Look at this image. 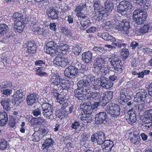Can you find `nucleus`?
Masks as SVG:
<instances>
[{
    "instance_id": "obj_47",
    "label": "nucleus",
    "mask_w": 152,
    "mask_h": 152,
    "mask_svg": "<svg viewBox=\"0 0 152 152\" xmlns=\"http://www.w3.org/2000/svg\"><path fill=\"white\" fill-rule=\"evenodd\" d=\"M12 90L7 88H2L1 89V92L3 96L5 97L10 96L12 93Z\"/></svg>"
},
{
    "instance_id": "obj_17",
    "label": "nucleus",
    "mask_w": 152,
    "mask_h": 152,
    "mask_svg": "<svg viewBox=\"0 0 152 152\" xmlns=\"http://www.w3.org/2000/svg\"><path fill=\"white\" fill-rule=\"evenodd\" d=\"M143 122L147 124L151 123L152 125V109L148 110L145 112Z\"/></svg>"
},
{
    "instance_id": "obj_29",
    "label": "nucleus",
    "mask_w": 152,
    "mask_h": 152,
    "mask_svg": "<svg viewBox=\"0 0 152 152\" xmlns=\"http://www.w3.org/2000/svg\"><path fill=\"white\" fill-rule=\"evenodd\" d=\"M9 31L7 25L5 23L0 24V38L5 35Z\"/></svg>"
},
{
    "instance_id": "obj_59",
    "label": "nucleus",
    "mask_w": 152,
    "mask_h": 152,
    "mask_svg": "<svg viewBox=\"0 0 152 152\" xmlns=\"http://www.w3.org/2000/svg\"><path fill=\"white\" fill-rule=\"evenodd\" d=\"M20 97L14 94L13 96V99L15 102H17V104H19L21 102V101L23 100V98H20Z\"/></svg>"
},
{
    "instance_id": "obj_31",
    "label": "nucleus",
    "mask_w": 152,
    "mask_h": 152,
    "mask_svg": "<svg viewBox=\"0 0 152 152\" xmlns=\"http://www.w3.org/2000/svg\"><path fill=\"white\" fill-rule=\"evenodd\" d=\"M23 15L21 13L16 12L13 15V18L16 23H24L25 21L24 18H23Z\"/></svg>"
},
{
    "instance_id": "obj_41",
    "label": "nucleus",
    "mask_w": 152,
    "mask_h": 152,
    "mask_svg": "<svg viewBox=\"0 0 152 152\" xmlns=\"http://www.w3.org/2000/svg\"><path fill=\"white\" fill-rule=\"evenodd\" d=\"M62 89L63 90L67 91L70 88V82L69 80L64 81L60 83Z\"/></svg>"
},
{
    "instance_id": "obj_44",
    "label": "nucleus",
    "mask_w": 152,
    "mask_h": 152,
    "mask_svg": "<svg viewBox=\"0 0 152 152\" xmlns=\"http://www.w3.org/2000/svg\"><path fill=\"white\" fill-rule=\"evenodd\" d=\"M110 101L108 99H107L105 95L103 94L101 96L100 95L99 99V102L101 103V105L102 106L106 105Z\"/></svg>"
},
{
    "instance_id": "obj_2",
    "label": "nucleus",
    "mask_w": 152,
    "mask_h": 152,
    "mask_svg": "<svg viewBox=\"0 0 152 152\" xmlns=\"http://www.w3.org/2000/svg\"><path fill=\"white\" fill-rule=\"evenodd\" d=\"M92 77L91 75L86 76V78L80 80L77 83L78 89L81 92H87L91 90L89 83L92 80Z\"/></svg>"
},
{
    "instance_id": "obj_56",
    "label": "nucleus",
    "mask_w": 152,
    "mask_h": 152,
    "mask_svg": "<svg viewBox=\"0 0 152 152\" xmlns=\"http://www.w3.org/2000/svg\"><path fill=\"white\" fill-rule=\"evenodd\" d=\"M23 17H24L25 21H27L29 18V13L28 12V10L27 9H24L23 11Z\"/></svg>"
},
{
    "instance_id": "obj_10",
    "label": "nucleus",
    "mask_w": 152,
    "mask_h": 152,
    "mask_svg": "<svg viewBox=\"0 0 152 152\" xmlns=\"http://www.w3.org/2000/svg\"><path fill=\"white\" fill-rule=\"evenodd\" d=\"M53 63L55 66L64 67L69 64V60L67 58L56 57L53 61Z\"/></svg>"
},
{
    "instance_id": "obj_37",
    "label": "nucleus",
    "mask_w": 152,
    "mask_h": 152,
    "mask_svg": "<svg viewBox=\"0 0 152 152\" xmlns=\"http://www.w3.org/2000/svg\"><path fill=\"white\" fill-rule=\"evenodd\" d=\"M43 135L40 134L38 131H36L32 135L31 138L32 140L34 142L38 141L40 139H42Z\"/></svg>"
},
{
    "instance_id": "obj_43",
    "label": "nucleus",
    "mask_w": 152,
    "mask_h": 152,
    "mask_svg": "<svg viewBox=\"0 0 152 152\" xmlns=\"http://www.w3.org/2000/svg\"><path fill=\"white\" fill-rule=\"evenodd\" d=\"M61 32L67 36L71 37L72 36V31L70 29H68L66 27L64 26L61 28Z\"/></svg>"
},
{
    "instance_id": "obj_30",
    "label": "nucleus",
    "mask_w": 152,
    "mask_h": 152,
    "mask_svg": "<svg viewBox=\"0 0 152 152\" xmlns=\"http://www.w3.org/2000/svg\"><path fill=\"white\" fill-rule=\"evenodd\" d=\"M14 28L15 31L21 33L25 28V23H15Z\"/></svg>"
},
{
    "instance_id": "obj_18",
    "label": "nucleus",
    "mask_w": 152,
    "mask_h": 152,
    "mask_svg": "<svg viewBox=\"0 0 152 152\" xmlns=\"http://www.w3.org/2000/svg\"><path fill=\"white\" fill-rule=\"evenodd\" d=\"M86 97L89 100L94 99L96 101L100 98V94L99 92L89 91L88 93L85 94Z\"/></svg>"
},
{
    "instance_id": "obj_38",
    "label": "nucleus",
    "mask_w": 152,
    "mask_h": 152,
    "mask_svg": "<svg viewBox=\"0 0 152 152\" xmlns=\"http://www.w3.org/2000/svg\"><path fill=\"white\" fill-rule=\"evenodd\" d=\"M78 88L77 89L75 90L74 91L75 97L80 100L83 99L84 98V97L83 96L84 94Z\"/></svg>"
},
{
    "instance_id": "obj_48",
    "label": "nucleus",
    "mask_w": 152,
    "mask_h": 152,
    "mask_svg": "<svg viewBox=\"0 0 152 152\" xmlns=\"http://www.w3.org/2000/svg\"><path fill=\"white\" fill-rule=\"evenodd\" d=\"M90 115H87L85 114L83 115L82 117H81V120L84 121V122L85 123H89L91 122L92 120V117L91 116H90Z\"/></svg>"
},
{
    "instance_id": "obj_33",
    "label": "nucleus",
    "mask_w": 152,
    "mask_h": 152,
    "mask_svg": "<svg viewBox=\"0 0 152 152\" xmlns=\"http://www.w3.org/2000/svg\"><path fill=\"white\" fill-rule=\"evenodd\" d=\"M106 56L102 54L101 55L98 56L96 58L94 61L95 63H98V64H104V63L106 62Z\"/></svg>"
},
{
    "instance_id": "obj_45",
    "label": "nucleus",
    "mask_w": 152,
    "mask_h": 152,
    "mask_svg": "<svg viewBox=\"0 0 152 152\" xmlns=\"http://www.w3.org/2000/svg\"><path fill=\"white\" fill-rule=\"evenodd\" d=\"M140 139V136L138 134H134L130 138L131 142L134 144H138Z\"/></svg>"
},
{
    "instance_id": "obj_32",
    "label": "nucleus",
    "mask_w": 152,
    "mask_h": 152,
    "mask_svg": "<svg viewBox=\"0 0 152 152\" xmlns=\"http://www.w3.org/2000/svg\"><path fill=\"white\" fill-rule=\"evenodd\" d=\"M105 10L106 12H111L114 8V4L112 1H106L104 3Z\"/></svg>"
},
{
    "instance_id": "obj_9",
    "label": "nucleus",
    "mask_w": 152,
    "mask_h": 152,
    "mask_svg": "<svg viewBox=\"0 0 152 152\" xmlns=\"http://www.w3.org/2000/svg\"><path fill=\"white\" fill-rule=\"evenodd\" d=\"M147 96V92L144 89L139 90L134 97V100L136 102L137 104L139 105L144 102Z\"/></svg>"
},
{
    "instance_id": "obj_19",
    "label": "nucleus",
    "mask_w": 152,
    "mask_h": 152,
    "mask_svg": "<svg viewBox=\"0 0 152 152\" xmlns=\"http://www.w3.org/2000/svg\"><path fill=\"white\" fill-rule=\"evenodd\" d=\"M126 116V120L129 124H132L135 122L136 120V115L133 111L129 110L127 113Z\"/></svg>"
},
{
    "instance_id": "obj_64",
    "label": "nucleus",
    "mask_w": 152,
    "mask_h": 152,
    "mask_svg": "<svg viewBox=\"0 0 152 152\" xmlns=\"http://www.w3.org/2000/svg\"><path fill=\"white\" fill-rule=\"evenodd\" d=\"M80 124V123L79 122L75 121L72 124L71 128L76 130L79 127Z\"/></svg>"
},
{
    "instance_id": "obj_1",
    "label": "nucleus",
    "mask_w": 152,
    "mask_h": 152,
    "mask_svg": "<svg viewBox=\"0 0 152 152\" xmlns=\"http://www.w3.org/2000/svg\"><path fill=\"white\" fill-rule=\"evenodd\" d=\"M147 15L145 11L140 9H137L133 12L132 19L138 25L144 23L147 18Z\"/></svg>"
},
{
    "instance_id": "obj_24",
    "label": "nucleus",
    "mask_w": 152,
    "mask_h": 152,
    "mask_svg": "<svg viewBox=\"0 0 152 152\" xmlns=\"http://www.w3.org/2000/svg\"><path fill=\"white\" fill-rule=\"evenodd\" d=\"M97 142L98 144L101 145L103 144L106 138L105 134L102 131H99L96 132Z\"/></svg>"
},
{
    "instance_id": "obj_39",
    "label": "nucleus",
    "mask_w": 152,
    "mask_h": 152,
    "mask_svg": "<svg viewBox=\"0 0 152 152\" xmlns=\"http://www.w3.org/2000/svg\"><path fill=\"white\" fill-rule=\"evenodd\" d=\"M72 51L75 55H78L81 50V46L80 44L75 45L72 46Z\"/></svg>"
},
{
    "instance_id": "obj_36",
    "label": "nucleus",
    "mask_w": 152,
    "mask_h": 152,
    "mask_svg": "<svg viewBox=\"0 0 152 152\" xmlns=\"http://www.w3.org/2000/svg\"><path fill=\"white\" fill-rule=\"evenodd\" d=\"M94 12H95V16L96 18V20L99 21L103 19L105 15L104 11H102V10Z\"/></svg>"
},
{
    "instance_id": "obj_42",
    "label": "nucleus",
    "mask_w": 152,
    "mask_h": 152,
    "mask_svg": "<svg viewBox=\"0 0 152 152\" xmlns=\"http://www.w3.org/2000/svg\"><path fill=\"white\" fill-rule=\"evenodd\" d=\"M54 141L51 139H46L43 144V146H45L44 148L45 149L48 148H49V147H51L53 145Z\"/></svg>"
},
{
    "instance_id": "obj_6",
    "label": "nucleus",
    "mask_w": 152,
    "mask_h": 152,
    "mask_svg": "<svg viewBox=\"0 0 152 152\" xmlns=\"http://www.w3.org/2000/svg\"><path fill=\"white\" fill-rule=\"evenodd\" d=\"M111 65L113 66V71L115 72L121 71L122 64L121 61L117 56L114 55L112 56L109 59Z\"/></svg>"
},
{
    "instance_id": "obj_51",
    "label": "nucleus",
    "mask_w": 152,
    "mask_h": 152,
    "mask_svg": "<svg viewBox=\"0 0 152 152\" xmlns=\"http://www.w3.org/2000/svg\"><path fill=\"white\" fill-rule=\"evenodd\" d=\"M87 7L86 4H80L78 6H77L75 9V12H81L83 10L86 9Z\"/></svg>"
},
{
    "instance_id": "obj_7",
    "label": "nucleus",
    "mask_w": 152,
    "mask_h": 152,
    "mask_svg": "<svg viewBox=\"0 0 152 152\" xmlns=\"http://www.w3.org/2000/svg\"><path fill=\"white\" fill-rule=\"evenodd\" d=\"M132 7V5L131 3L123 1L118 6L117 11L118 13L124 16L126 14L127 11H130Z\"/></svg>"
},
{
    "instance_id": "obj_28",
    "label": "nucleus",
    "mask_w": 152,
    "mask_h": 152,
    "mask_svg": "<svg viewBox=\"0 0 152 152\" xmlns=\"http://www.w3.org/2000/svg\"><path fill=\"white\" fill-rule=\"evenodd\" d=\"M0 103L4 110L7 111H9L10 110V102L8 99H2Z\"/></svg>"
},
{
    "instance_id": "obj_46",
    "label": "nucleus",
    "mask_w": 152,
    "mask_h": 152,
    "mask_svg": "<svg viewBox=\"0 0 152 152\" xmlns=\"http://www.w3.org/2000/svg\"><path fill=\"white\" fill-rule=\"evenodd\" d=\"M94 12L102 10L99 0H94Z\"/></svg>"
},
{
    "instance_id": "obj_27",
    "label": "nucleus",
    "mask_w": 152,
    "mask_h": 152,
    "mask_svg": "<svg viewBox=\"0 0 152 152\" xmlns=\"http://www.w3.org/2000/svg\"><path fill=\"white\" fill-rule=\"evenodd\" d=\"M49 78V81L50 83L54 85L58 86L61 83L60 77L56 74L51 75Z\"/></svg>"
},
{
    "instance_id": "obj_25",
    "label": "nucleus",
    "mask_w": 152,
    "mask_h": 152,
    "mask_svg": "<svg viewBox=\"0 0 152 152\" xmlns=\"http://www.w3.org/2000/svg\"><path fill=\"white\" fill-rule=\"evenodd\" d=\"M91 80V83L90 84V86L93 90H99L101 88V86L100 80L97 79L96 80H94L93 78Z\"/></svg>"
},
{
    "instance_id": "obj_35",
    "label": "nucleus",
    "mask_w": 152,
    "mask_h": 152,
    "mask_svg": "<svg viewBox=\"0 0 152 152\" xmlns=\"http://www.w3.org/2000/svg\"><path fill=\"white\" fill-rule=\"evenodd\" d=\"M103 29L105 31L109 30L112 27V24L111 21L108 20H104L102 24Z\"/></svg>"
},
{
    "instance_id": "obj_52",
    "label": "nucleus",
    "mask_w": 152,
    "mask_h": 152,
    "mask_svg": "<svg viewBox=\"0 0 152 152\" xmlns=\"http://www.w3.org/2000/svg\"><path fill=\"white\" fill-rule=\"evenodd\" d=\"M121 54L124 59H125L127 58L129 55V52L128 49L124 48L122 49Z\"/></svg>"
},
{
    "instance_id": "obj_12",
    "label": "nucleus",
    "mask_w": 152,
    "mask_h": 152,
    "mask_svg": "<svg viewBox=\"0 0 152 152\" xmlns=\"http://www.w3.org/2000/svg\"><path fill=\"white\" fill-rule=\"evenodd\" d=\"M58 11L53 7H49L46 11V14L48 17L53 20L58 19Z\"/></svg>"
},
{
    "instance_id": "obj_16",
    "label": "nucleus",
    "mask_w": 152,
    "mask_h": 152,
    "mask_svg": "<svg viewBox=\"0 0 152 152\" xmlns=\"http://www.w3.org/2000/svg\"><path fill=\"white\" fill-rule=\"evenodd\" d=\"M57 41L58 45L57 46H56L57 49H59V50L61 51L62 53V54H65L69 50V48L68 45L61 43L62 41L61 37L58 40L57 39Z\"/></svg>"
},
{
    "instance_id": "obj_21",
    "label": "nucleus",
    "mask_w": 152,
    "mask_h": 152,
    "mask_svg": "<svg viewBox=\"0 0 152 152\" xmlns=\"http://www.w3.org/2000/svg\"><path fill=\"white\" fill-rule=\"evenodd\" d=\"M24 47H28V52L30 53H35L36 49V46L34 42L31 41H26L23 45Z\"/></svg>"
},
{
    "instance_id": "obj_53",
    "label": "nucleus",
    "mask_w": 152,
    "mask_h": 152,
    "mask_svg": "<svg viewBox=\"0 0 152 152\" xmlns=\"http://www.w3.org/2000/svg\"><path fill=\"white\" fill-rule=\"evenodd\" d=\"M46 46L47 47H51L53 48L57 49L56 46L58 45V43H56L54 41H51L48 42L46 44Z\"/></svg>"
},
{
    "instance_id": "obj_13",
    "label": "nucleus",
    "mask_w": 152,
    "mask_h": 152,
    "mask_svg": "<svg viewBox=\"0 0 152 152\" xmlns=\"http://www.w3.org/2000/svg\"><path fill=\"white\" fill-rule=\"evenodd\" d=\"M94 66L93 70L98 74H101V73H106L107 72L108 68L107 65L98 64L94 65Z\"/></svg>"
},
{
    "instance_id": "obj_58",
    "label": "nucleus",
    "mask_w": 152,
    "mask_h": 152,
    "mask_svg": "<svg viewBox=\"0 0 152 152\" xmlns=\"http://www.w3.org/2000/svg\"><path fill=\"white\" fill-rule=\"evenodd\" d=\"M39 133L42 134H47L48 131L47 128L46 126H42L40 128L38 131Z\"/></svg>"
},
{
    "instance_id": "obj_14",
    "label": "nucleus",
    "mask_w": 152,
    "mask_h": 152,
    "mask_svg": "<svg viewBox=\"0 0 152 152\" xmlns=\"http://www.w3.org/2000/svg\"><path fill=\"white\" fill-rule=\"evenodd\" d=\"M39 98V96L36 93L30 94L27 97L26 101L27 104L32 106L34 104L36 103Z\"/></svg>"
},
{
    "instance_id": "obj_40",
    "label": "nucleus",
    "mask_w": 152,
    "mask_h": 152,
    "mask_svg": "<svg viewBox=\"0 0 152 152\" xmlns=\"http://www.w3.org/2000/svg\"><path fill=\"white\" fill-rule=\"evenodd\" d=\"M103 36V39L105 41L110 42L115 41V38L107 33H104Z\"/></svg>"
},
{
    "instance_id": "obj_34",
    "label": "nucleus",
    "mask_w": 152,
    "mask_h": 152,
    "mask_svg": "<svg viewBox=\"0 0 152 152\" xmlns=\"http://www.w3.org/2000/svg\"><path fill=\"white\" fill-rule=\"evenodd\" d=\"M152 27L150 24H146L139 29V32L140 34H145L148 32L149 30H151Z\"/></svg>"
},
{
    "instance_id": "obj_50",
    "label": "nucleus",
    "mask_w": 152,
    "mask_h": 152,
    "mask_svg": "<svg viewBox=\"0 0 152 152\" xmlns=\"http://www.w3.org/2000/svg\"><path fill=\"white\" fill-rule=\"evenodd\" d=\"M81 25H83L87 29L90 27L91 24L90 20L88 19H85L80 22Z\"/></svg>"
},
{
    "instance_id": "obj_49",
    "label": "nucleus",
    "mask_w": 152,
    "mask_h": 152,
    "mask_svg": "<svg viewBox=\"0 0 152 152\" xmlns=\"http://www.w3.org/2000/svg\"><path fill=\"white\" fill-rule=\"evenodd\" d=\"M7 146V141L4 139H0V149H6Z\"/></svg>"
},
{
    "instance_id": "obj_26",
    "label": "nucleus",
    "mask_w": 152,
    "mask_h": 152,
    "mask_svg": "<svg viewBox=\"0 0 152 152\" xmlns=\"http://www.w3.org/2000/svg\"><path fill=\"white\" fill-rule=\"evenodd\" d=\"M101 86L105 89H109L111 88L113 85V83L110 80H107L105 78L99 79Z\"/></svg>"
},
{
    "instance_id": "obj_5",
    "label": "nucleus",
    "mask_w": 152,
    "mask_h": 152,
    "mask_svg": "<svg viewBox=\"0 0 152 152\" xmlns=\"http://www.w3.org/2000/svg\"><path fill=\"white\" fill-rule=\"evenodd\" d=\"M120 106L116 104H110L107 106L105 110L107 114L113 117H116L120 114Z\"/></svg>"
},
{
    "instance_id": "obj_63",
    "label": "nucleus",
    "mask_w": 152,
    "mask_h": 152,
    "mask_svg": "<svg viewBox=\"0 0 152 152\" xmlns=\"http://www.w3.org/2000/svg\"><path fill=\"white\" fill-rule=\"evenodd\" d=\"M16 121L15 120L12 118L9 120L8 125L11 127L13 128L15 126Z\"/></svg>"
},
{
    "instance_id": "obj_3",
    "label": "nucleus",
    "mask_w": 152,
    "mask_h": 152,
    "mask_svg": "<svg viewBox=\"0 0 152 152\" xmlns=\"http://www.w3.org/2000/svg\"><path fill=\"white\" fill-rule=\"evenodd\" d=\"M115 28L118 31L125 34H128L129 33L131 28L129 22L126 19L116 23Z\"/></svg>"
},
{
    "instance_id": "obj_61",
    "label": "nucleus",
    "mask_w": 152,
    "mask_h": 152,
    "mask_svg": "<svg viewBox=\"0 0 152 152\" xmlns=\"http://www.w3.org/2000/svg\"><path fill=\"white\" fill-rule=\"evenodd\" d=\"M93 50L96 52L102 53L104 51V48L102 47L99 46H95L93 48Z\"/></svg>"
},
{
    "instance_id": "obj_4",
    "label": "nucleus",
    "mask_w": 152,
    "mask_h": 152,
    "mask_svg": "<svg viewBox=\"0 0 152 152\" xmlns=\"http://www.w3.org/2000/svg\"><path fill=\"white\" fill-rule=\"evenodd\" d=\"M78 65H70L66 68L64 71V75L68 78L73 79L79 75V72L80 69Z\"/></svg>"
},
{
    "instance_id": "obj_60",
    "label": "nucleus",
    "mask_w": 152,
    "mask_h": 152,
    "mask_svg": "<svg viewBox=\"0 0 152 152\" xmlns=\"http://www.w3.org/2000/svg\"><path fill=\"white\" fill-rule=\"evenodd\" d=\"M0 86L1 88H7L10 87V84L8 82L4 81L0 83Z\"/></svg>"
},
{
    "instance_id": "obj_54",
    "label": "nucleus",
    "mask_w": 152,
    "mask_h": 152,
    "mask_svg": "<svg viewBox=\"0 0 152 152\" xmlns=\"http://www.w3.org/2000/svg\"><path fill=\"white\" fill-rule=\"evenodd\" d=\"M32 114L35 117H37L40 115L42 114L41 109L37 108L35 110H33L32 111Z\"/></svg>"
},
{
    "instance_id": "obj_55",
    "label": "nucleus",
    "mask_w": 152,
    "mask_h": 152,
    "mask_svg": "<svg viewBox=\"0 0 152 152\" xmlns=\"http://www.w3.org/2000/svg\"><path fill=\"white\" fill-rule=\"evenodd\" d=\"M56 49L52 48L51 47H47L46 46V52L48 54H50L51 56L53 55L55 52V50Z\"/></svg>"
},
{
    "instance_id": "obj_23",
    "label": "nucleus",
    "mask_w": 152,
    "mask_h": 152,
    "mask_svg": "<svg viewBox=\"0 0 152 152\" xmlns=\"http://www.w3.org/2000/svg\"><path fill=\"white\" fill-rule=\"evenodd\" d=\"M8 122V114L5 112H0V126H4Z\"/></svg>"
},
{
    "instance_id": "obj_62",
    "label": "nucleus",
    "mask_w": 152,
    "mask_h": 152,
    "mask_svg": "<svg viewBox=\"0 0 152 152\" xmlns=\"http://www.w3.org/2000/svg\"><path fill=\"white\" fill-rule=\"evenodd\" d=\"M73 109V106L72 105L66 108V110H64L65 112H66V115H68V114L71 113L72 112Z\"/></svg>"
},
{
    "instance_id": "obj_20",
    "label": "nucleus",
    "mask_w": 152,
    "mask_h": 152,
    "mask_svg": "<svg viewBox=\"0 0 152 152\" xmlns=\"http://www.w3.org/2000/svg\"><path fill=\"white\" fill-rule=\"evenodd\" d=\"M83 61L86 63L91 62L92 59V54L90 51L84 52L82 55Z\"/></svg>"
},
{
    "instance_id": "obj_8",
    "label": "nucleus",
    "mask_w": 152,
    "mask_h": 152,
    "mask_svg": "<svg viewBox=\"0 0 152 152\" xmlns=\"http://www.w3.org/2000/svg\"><path fill=\"white\" fill-rule=\"evenodd\" d=\"M42 114L45 117L50 118L53 116V107L48 103H45L42 105Z\"/></svg>"
},
{
    "instance_id": "obj_11",
    "label": "nucleus",
    "mask_w": 152,
    "mask_h": 152,
    "mask_svg": "<svg viewBox=\"0 0 152 152\" xmlns=\"http://www.w3.org/2000/svg\"><path fill=\"white\" fill-rule=\"evenodd\" d=\"M108 118L106 113L104 112L99 113L96 115L95 121L98 124L106 123L108 120Z\"/></svg>"
},
{
    "instance_id": "obj_15",
    "label": "nucleus",
    "mask_w": 152,
    "mask_h": 152,
    "mask_svg": "<svg viewBox=\"0 0 152 152\" xmlns=\"http://www.w3.org/2000/svg\"><path fill=\"white\" fill-rule=\"evenodd\" d=\"M82 110L84 114L91 115L92 114L93 110L92 108L91 104L90 102H88L83 104V106H81Z\"/></svg>"
},
{
    "instance_id": "obj_57",
    "label": "nucleus",
    "mask_w": 152,
    "mask_h": 152,
    "mask_svg": "<svg viewBox=\"0 0 152 152\" xmlns=\"http://www.w3.org/2000/svg\"><path fill=\"white\" fill-rule=\"evenodd\" d=\"M103 94L104 95H105V97H106L107 99L110 101L113 98V92L110 91L105 92Z\"/></svg>"
},
{
    "instance_id": "obj_22",
    "label": "nucleus",
    "mask_w": 152,
    "mask_h": 152,
    "mask_svg": "<svg viewBox=\"0 0 152 152\" xmlns=\"http://www.w3.org/2000/svg\"><path fill=\"white\" fill-rule=\"evenodd\" d=\"M104 147L103 148V151L104 152L110 151L112 150L114 145V142L110 140H105L103 142Z\"/></svg>"
}]
</instances>
